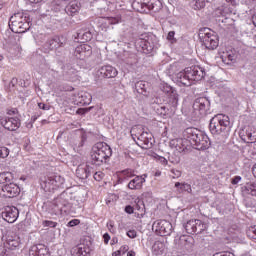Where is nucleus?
I'll return each instance as SVG.
<instances>
[{"instance_id": "1", "label": "nucleus", "mask_w": 256, "mask_h": 256, "mask_svg": "<svg viewBox=\"0 0 256 256\" xmlns=\"http://www.w3.org/2000/svg\"><path fill=\"white\" fill-rule=\"evenodd\" d=\"M184 139L189 141L190 145H193L197 151H206L211 147V141L209 140V136L203 133V131L195 128L189 127L183 131Z\"/></svg>"}, {"instance_id": "2", "label": "nucleus", "mask_w": 256, "mask_h": 256, "mask_svg": "<svg viewBox=\"0 0 256 256\" xmlns=\"http://www.w3.org/2000/svg\"><path fill=\"white\" fill-rule=\"evenodd\" d=\"M113 155V150L111 146L107 143L98 142L92 147L91 152V163L96 165V167H101L103 163H107V159Z\"/></svg>"}, {"instance_id": "3", "label": "nucleus", "mask_w": 256, "mask_h": 256, "mask_svg": "<svg viewBox=\"0 0 256 256\" xmlns=\"http://www.w3.org/2000/svg\"><path fill=\"white\" fill-rule=\"evenodd\" d=\"M72 204L69 201V194L67 192L61 193L49 206L50 215H58V213H69Z\"/></svg>"}, {"instance_id": "4", "label": "nucleus", "mask_w": 256, "mask_h": 256, "mask_svg": "<svg viewBox=\"0 0 256 256\" xmlns=\"http://www.w3.org/2000/svg\"><path fill=\"white\" fill-rule=\"evenodd\" d=\"M29 23V18L23 12H18L10 17L9 28L12 33H26L31 28Z\"/></svg>"}, {"instance_id": "5", "label": "nucleus", "mask_w": 256, "mask_h": 256, "mask_svg": "<svg viewBox=\"0 0 256 256\" xmlns=\"http://www.w3.org/2000/svg\"><path fill=\"white\" fill-rule=\"evenodd\" d=\"M231 127V121L229 116L225 114H217L211 120L209 124V130L212 135H221L225 133L227 129Z\"/></svg>"}, {"instance_id": "6", "label": "nucleus", "mask_w": 256, "mask_h": 256, "mask_svg": "<svg viewBox=\"0 0 256 256\" xmlns=\"http://www.w3.org/2000/svg\"><path fill=\"white\" fill-rule=\"evenodd\" d=\"M198 37L206 49L213 51L219 47V37L217 33L208 27L200 28Z\"/></svg>"}, {"instance_id": "7", "label": "nucleus", "mask_w": 256, "mask_h": 256, "mask_svg": "<svg viewBox=\"0 0 256 256\" xmlns=\"http://www.w3.org/2000/svg\"><path fill=\"white\" fill-rule=\"evenodd\" d=\"M161 90L167 95L166 102L168 107H170L171 111H175L179 105V94L177 93V89L169 84H164Z\"/></svg>"}, {"instance_id": "8", "label": "nucleus", "mask_w": 256, "mask_h": 256, "mask_svg": "<svg viewBox=\"0 0 256 256\" xmlns=\"http://www.w3.org/2000/svg\"><path fill=\"white\" fill-rule=\"evenodd\" d=\"M153 231L160 237H167L173 233V224L167 220H157L152 225Z\"/></svg>"}, {"instance_id": "9", "label": "nucleus", "mask_w": 256, "mask_h": 256, "mask_svg": "<svg viewBox=\"0 0 256 256\" xmlns=\"http://www.w3.org/2000/svg\"><path fill=\"white\" fill-rule=\"evenodd\" d=\"M211 106V102L207 97H199L196 98L193 102V110L197 117H203L207 115V111H209V107Z\"/></svg>"}, {"instance_id": "10", "label": "nucleus", "mask_w": 256, "mask_h": 256, "mask_svg": "<svg viewBox=\"0 0 256 256\" xmlns=\"http://www.w3.org/2000/svg\"><path fill=\"white\" fill-rule=\"evenodd\" d=\"M184 229L189 235H199L207 229V224L203 223V221L199 219H192L184 224Z\"/></svg>"}, {"instance_id": "11", "label": "nucleus", "mask_w": 256, "mask_h": 256, "mask_svg": "<svg viewBox=\"0 0 256 256\" xmlns=\"http://www.w3.org/2000/svg\"><path fill=\"white\" fill-rule=\"evenodd\" d=\"M65 183V178L60 175L50 174L42 183V187L46 191H55V189L61 187Z\"/></svg>"}, {"instance_id": "12", "label": "nucleus", "mask_w": 256, "mask_h": 256, "mask_svg": "<svg viewBox=\"0 0 256 256\" xmlns=\"http://www.w3.org/2000/svg\"><path fill=\"white\" fill-rule=\"evenodd\" d=\"M21 193V189L15 183L5 184L0 189V197H5L6 199H13Z\"/></svg>"}, {"instance_id": "13", "label": "nucleus", "mask_w": 256, "mask_h": 256, "mask_svg": "<svg viewBox=\"0 0 256 256\" xmlns=\"http://www.w3.org/2000/svg\"><path fill=\"white\" fill-rule=\"evenodd\" d=\"M136 137L138 140L136 144L138 147H141V149H151V147H153V134L143 131Z\"/></svg>"}, {"instance_id": "14", "label": "nucleus", "mask_w": 256, "mask_h": 256, "mask_svg": "<svg viewBox=\"0 0 256 256\" xmlns=\"http://www.w3.org/2000/svg\"><path fill=\"white\" fill-rule=\"evenodd\" d=\"M2 218L7 223H15L16 219L19 218V209L15 206H6L2 212Z\"/></svg>"}, {"instance_id": "15", "label": "nucleus", "mask_w": 256, "mask_h": 256, "mask_svg": "<svg viewBox=\"0 0 256 256\" xmlns=\"http://www.w3.org/2000/svg\"><path fill=\"white\" fill-rule=\"evenodd\" d=\"M186 71L192 81H201L205 77V68L201 66H191L186 68Z\"/></svg>"}, {"instance_id": "16", "label": "nucleus", "mask_w": 256, "mask_h": 256, "mask_svg": "<svg viewBox=\"0 0 256 256\" xmlns=\"http://www.w3.org/2000/svg\"><path fill=\"white\" fill-rule=\"evenodd\" d=\"M118 74L119 72L117 71V68L111 65L102 66L97 71V75L99 77H103L104 79H114V77Z\"/></svg>"}, {"instance_id": "17", "label": "nucleus", "mask_w": 256, "mask_h": 256, "mask_svg": "<svg viewBox=\"0 0 256 256\" xmlns=\"http://www.w3.org/2000/svg\"><path fill=\"white\" fill-rule=\"evenodd\" d=\"M1 125L8 131H17L21 127V121L18 118L0 117Z\"/></svg>"}, {"instance_id": "18", "label": "nucleus", "mask_w": 256, "mask_h": 256, "mask_svg": "<svg viewBox=\"0 0 256 256\" xmlns=\"http://www.w3.org/2000/svg\"><path fill=\"white\" fill-rule=\"evenodd\" d=\"M92 173H95V171L87 164H81L76 169V177H78V179H89Z\"/></svg>"}, {"instance_id": "19", "label": "nucleus", "mask_w": 256, "mask_h": 256, "mask_svg": "<svg viewBox=\"0 0 256 256\" xmlns=\"http://www.w3.org/2000/svg\"><path fill=\"white\" fill-rule=\"evenodd\" d=\"M29 256H51L49 248L44 244L34 245L29 250Z\"/></svg>"}, {"instance_id": "20", "label": "nucleus", "mask_w": 256, "mask_h": 256, "mask_svg": "<svg viewBox=\"0 0 256 256\" xmlns=\"http://www.w3.org/2000/svg\"><path fill=\"white\" fill-rule=\"evenodd\" d=\"M91 53H92L91 46H89L87 44H82V45L76 47L75 52H74L75 56L78 59H85L87 57H90Z\"/></svg>"}, {"instance_id": "21", "label": "nucleus", "mask_w": 256, "mask_h": 256, "mask_svg": "<svg viewBox=\"0 0 256 256\" xmlns=\"http://www.w3.org/2000/svg\"><path fill=\"white\" fill-rule=\"evenodd\" d=\"M176 81L177 83H180V86L182 87H191L192 79L191 76H189V72H187V69L184 70V72H179L176 75Z\"/></svg>"}, {"instance_id": "22", "label": "nucleus", "mask_w": 256, "mask_h": 256, "mask_svg": "<svg viewBox=\"0 0 256 256\" xmlns=\"http://www.w3.org/2000/svg\"><path fill=\"white\" fill-rule=\"evenodd\" d=\"M64 11L70 17H75V15H78L79 11H81V3L72 1L65 7Z\"/></svg>"}, {"instance_id": "23", "label": "nucleus", "mask_w": 256, "mask_h": 256, "mask_svg": "<svg viewBox=\"0 0 256 256\" xmlns=\"http://www.w3.org/2000/svg\"><path fill=\"white\" fill-rule=\"evenodd\" d=\"M135 89L140 95H144V97H149V82L140 80L135 83Z\"/></svg>"}, {"instance_id": "24", "label": "nucleus", "mask_w": 256, "mask_h": 256, "mask_svg": "<svg viewBox=\"0 0 256 256\" xmlns=\"http://www.w3.org/2000/svg\"><path fill=\"white\" fill-rule=\"evenodd\" d=\"M145 177H147V174H144L143 176H136L128 183V188L132 190L141 189V187H143V183H145Z\"/></svg>"}, {"instance_id": "25", "label": "nucleus", "mask_w": 256, "mask_h": 256, "mask_svg": "<svg viewBox=\"0 0 256 256\" xmlns=\"http://www.w3.org/2000/svg\"><path fill=\"white\" fill-rule=\"evenodd\" d=\"M143 5L149 9V11H153L157 13L161 11V1L159 0H144Z\"/></svg>"}, {"instance_id": "26", "label": "nucleus", "mask_w": 256, "mask_h": 256, "mask_svg": "<svg viewBox=\"0 0 256 256\" xmlns=\"http://www.w3.org/2000/svg\"><path fill=\"white\" fill-rule=\"evenodd\" d=\"M77 75V70L70 65L64 66L63 77L66 81H74Z\"/></svg>"}, {"instance_id": "27", "label": "nucleus", "mask_w": 256, "mask_h": 256, "mask_svg": "<svg viewBox=\"0 0 256 256\" xmlns=\"http://www.w3.org/2000/svg\"><path fill=\"white\" fill-rule=\"evenodd\" d=\"M63 45H65V43L62 42L61 38L59 37H55L45 43V46L48 47V49L50 50L59 49V47H63Z\"/></svg>"}, {"instance_id": "28", "label": "nucleus", "mask_w": 256, "mask_h": 256, "mask_svg": "<svg viewBox=\"0 0 256 256\" xmlns=\"http://www.w3.org/2000/svg\"><path fill=\"white\" fill-rule=\"evenodd\" d=\"M187 139H176L171 142V145L175 146L176 151H179V153H183L185 149H187Z\"/></svg>"}, {"instance_id": "29", "label": "nucleus", "mask_w": 256, "mask_h": 256, "mask_svg": "<svg viewBox=\"0 0 256 256\" xmlns=\"http://www.w3.org/2000/svg\"><path fill=\"white\" fill-rule=\"evenodd\" d=\"M140 47L142 48V51H144V53H151V51H153L155 47V44L149 41V39H142L140 40Z\"/></svg>"}, {"instance_id": "30", "label": "nucleus", "mask_w": 256, "mask_h": 256, "mask_svg": "<svg viewBox=\"0 0 256 256\" xmlns=\"http://www.w3.org/2000/svg\"><path fill=\"white\" fill-rule=\"evenodd\" d=\"M242 189H243L242 190L243 195H252V197H256L255 183L246 184Z\"/></svg>"}, {"instance_id": "31", "label": "nucleus", "mask_w": 256, "mask_h": 256, "mask_svg": "<svg viewBox=\"0 0 256 256\" xmlns=\"http://www.w3.org/2000/svg\"><path fill=\"white\" fill-rule=\"evenodd\" d=\"M191 238H189L188 236H181L179 241H178V245L180 247V249H186L187 251H189V249L192 247L191 241L189 240Z\"/></svg>"}, {"instance_id": "32", "label": "nucleus", "mask_w": 256, "mask_h": 256, "mask_svg": "<svg viewBox=\"0 0 256 256\" xmlns=\"http://www.w3.org/2000/svg\"><path fill=\"white\" fill-rule=\"evenodd\" d=\"M21 243L19 239H8L5 243V248L9 249L10 251H15V249H19Z\"/></svg>"}, {"instance_id": "33", "label": "nucleus", "mask_w": 256, "mask_h": 256, "mask_svg": "<svg viewBox=\"0 0 256 256\" xmlns=\"http://www.w3.org/2000/svg\"><path fill=\"white\" fill-rule=\"evenodd\" d=\"M11 181H13V174L11 172L0 173V185H4V183H11Z\"/></svg>"}, {"instance_id": "34", "label": "nucleus", "mask_w": 256, "mask_h": 256, "mask_svg": "<svg viewBox=\"0 0 256 256\" xmlns=\"http://www.w3.org/2000/svg\"><path fill=\"white\" fill-rule=\"evenodd\" d=\"M251 126H246L239 132V136L241 137L242 141H247L249 137V133L251 132Z\"/></svg>"}, {"instance_id": "35", "label": "nucleus", "mask_w": 256, "mask_h": 256, "mask_svg": "<svg viewBox=\"0 0 256 256\" xmlns=\"http://www.w3.org/2000/svg\"><path fill=\"white\" fill-rule=\"evenodd\" d=\"M175 187L177 189H179V187H180V191H186L187 193H191V191H192L191 184H188V183L181 184L180 182H176Z\"/></svg>"}, {"instance_id": "36", "label": "nucleus", "mask_w": 256, "mask_h": 256, "mask_svg": "<svg viewBox=\"0 0 256 256\" xmlns=\"http://www.w3.org/2000/svg\"><path fill=\"white\" fill-rule=\"evenodd\" d=\"M163 243L161 241H156L154 245L152 246V249L155 253L159 254L163 251Z\"/></svg>"}, {"instance_id": "37", "label": "nucleus", "mask_w": 256, "mask_h": 256, "mask_svg": "<svg viewBox=\"0 0 256 256\" xmlns=\"http://www.w3.org/2000/svg\"><path fill=\"white\" fill-rule=\"evenodd\" d=\"M249 141H251V143L256 142V130L253 127L250 128V132L248 134L247 143H249Z\"/></svg>"}, {"instance_id": "38", "label": "nucleus", "mask_w": 256, "mask_h": 256, "mask_svg": "<svg viewBox=\"0 0 256 256\" xmlns=\"http://www.w3.org/2000/svg\"><path fill=\"white\" fill-rule=\"evenodd\" d=\"M93 39V35L91 34V31L84 30V34L82 36V43H87V41H91Z\"/></svg>"}, {"instance_id": "39", "label": "nucleus", "mask_w": 256, "mask_h": 256, "mask_svg": "<svg viewBox=\"0 0 256 256\" xmlns=\"http://www.w3.org/2000/svg\"><path fill=\"white\" fill-rule=\"evenodd\" d=\"M0 157L1 159H7L9 157V148L5 146L0 147Z\"/></svg>"}, {"instance_id": "40", "label": "nucleus", "mask_w": 256, "mask_h": 256, "mask_svg": "<svg viewBox=\"0 0 256 256\" xmlns=\"http://www.w3.org/2000/svg\"><path fill=\"white\" fill-rule=\"evenodd\" d=\"M84 34H85V29L78 30L75 36V41H77V43H82Z\"/></svg>"}, {"instance_id": "41", "label": "nucleus", "mask_w": 256, "mask_h": 256, "mask_svg": "<svg viewBox=\"0 0 256 256\" xmlns=\"http://www.w3.org/2000/svg\"><path fill=\"white\" fill-rule=\"evenodd\" d=\"M122 175L127 177L128 179L131 177H135V170L133 169H126L122 171Z\"/></svg>"}, {"instance_id": "42", "label": "nucleus", "mask_w": 256, "mask_h": 256, "mask_svg": "<svg viewBox=\"0 0 256 256\" xmlns=\"http://www.w3.org/2000/svg\"><path fill=\"white\" fill-rule=\"evenodd\" d=\"M85 141H87V135L82 134L80 142L78 144L77 143L75 144L77 151H79V149H81V147L85 145Z\"/></svg>"}, {"instance_id": "43", "label": "nucleus", "mask_w": 256, "mask_h": 256, "mask_svg": "<svg viewBox=\"0 0 256 256\" xmlns=\"http://www.w3.org/2000/svg\"><path fill=\"white\" fill-rule=\"evenodd\" d=\"M247 236L250 237V239H256V226H252L248 229Z\"/></svg>"}, {"instance_id": "44", "label": "nucleus", "mask_w": 256, "mask_h": 256, "mask_svg": "<svg viewBox=\"0 0 256 256\" xmlns=\"http://www.w3.org/2000/svg\"><path fill=\"white\" fill-rule=\"evenodd\" d=\"M42 225L43 227H51L52 229H54L55 227H57V222L45 220L42 222Z\"/></svg>"}, {"instance_id": "45", "label": "nucleus", "mask_w": 256, "mask_h": 256, "mask_svg": "<svg viewBox=\"0 0 256 256\" xmlns=\"http://www.w3.org/2000/svg\"><path fill=\"white\" fill-rule=\"evenodd\" d=\"M203 7H205V2L199 0L195 1L193 5V9H195L196 11L199 9H203Z\"/></svg>"}, {"instance_id": "46", "label": "nucleus", "mask_w": 256, "mask_h": 256, "mask_svg": "<svg viewBox=\"0 0 256 256\" xmlns=\"http://www.w3.org/2000/svg\"><path fill=\"white\" fill-rule=\"evenodd\" d=\"M227 60L230 63H235V61H237V56L235 55V53L231 52V53L227 54Z\"/></svg>"}, {"instance_id": "47", "label": "nucleus", "mask_w": 256, "mask_h": 256, "mask_svg": "<svg viewBox=\"0 0 256 256\" xmlns=\"http://www.w3.org/2000/svg\"><path fill=\"white\" fill-rule=\"evenodd\" d=\"M171 173H172V177L173 179H178V177H181V171L180 170H177V169H172L171 170Z\"/></svg>"}, {"instance_id": "48", "label": "nucleus", "mask_w": 256, "mask_h": 256, "mask_svg": "<svg viewBox=\"0 0 256 256\" xmlns=\"http://www.w3.org/2000/svg\"><path fill=\"white\" fill-rule=\"evenodd\" d=\"M93 178L95 181H101L103 179V172H95Z\"/></svg>"}, {"instance_id": "49", "label": "nucleus", "mask_w": 256, "mask_h": 256, "mask_svg": "<svg viewBox=\"0 0 256 256\" xmlns=\"http://www.w3.org/2000/svg\"><path fill=\"white\" fill-rule=\"evenodd\" d=\"M79 223H80L79 219H73L68 222V227H77Z\"/></svg>"}, {"instance_id": "50", "label": "nucleus", "mask_w": 256, "mask_h": 256, "mask_svg": "<svg viewBox=\"0 0 256 256\" xmlns=\"http://www.w3.org/2000/svg\"><path fill=\"white\" fill-rule=\"evenodd\" d=\"M167 40L168 41H171L173 43V41H176L175 40V31H170L167 35Z\"/></svg>"}, {"instance_id": "51", "label": "nucleus", "mask_w": 256, "mask_h": 256, "mask_svg": "<svg viewBox=\"0 0 256 256\" xmlns=\"http://www.w3.org/2000/svg\"><path fill=\"white\" fill-rule=\"evenodd\" d=\"M38 107L39 109H43V111H49V109H51V106L45 103H38Z\"/></svg>"}, {"instance_id": "52", "label": "nucleus", "mask_w": 256, "mask_h": 256, "mask_svg": "<svg viewBox=\"0 0 256 256\" xmlns=\"http://www.w3.org/2000/svg\"><path fill=\"white\" fill-rule=\"evenodd\" d=\"M127 236L130 238V239H135V237H137V231L135 230H129L127 232Z\"/></svg>"}, {"instance_id": "53", "label": "nucleus", "mask_w": 256, "mask_h": 256, "mask_svg": "<svg viewBox=\"0 0 256 256\" xmlns=\"http://www.w3.org/2000/svg\"><path fill=\"white\" fill-rule=\"evenodd\" d=\"M134 211H135V209L131 205H127L125 207V212L128 213V215H132V213H134Z\"/></svg>"}, {"instance_id": "54", "label": "nucleus", "mask_w": 256, "mask_h": 256, "mask_svg": "<svg viewBox=\"0 0 256 256\" xmlns=\"http://www.w3.org/2000/svg\"><path fill=\"white\" fill-rule=\"evenodd\" d=\"M107 22L109 23V25H117V23H119V19H117V18H107Z\"/></svg>"}, {"instance_id": "55", "label": "nucleus", "mask_w": 256, "mask_h": 256, "mask_svg": "<svg viewBox=\"0 0 256 256\" xmlns=\"http://www.w3.org/2000/svg\"><path fill=\"white\" fill-rule=\"evenodd\" d=\"M107 227H108L110 233H115V226L113 225V222H112V221H109V222L107 223Z\"/></svg>"}, {"instance_id": "56", "label": "nucleus", "mask_w": 256, "mask_h": 256, "mask_svg": "<svg viewBox=\"0 0 256 256\" xmlns=\"http://www.w3.org/2000/svg\"><path fill=\"white\" fill-rule=\"evenodd\" d=\"M119 251H120V253H122V255H125V253H127V251H129V246L128 245L121 246Z\"/></svg>"}, {"instance_id": "57", "label": "nucleus", "mask_w": 256, "mask_h": 256, "mask_svg": "<svg viewBox=\"0 0 256 256\" xmlns=\"http://www.w3.org/2000/svg\"><path fill=\"white\" fill-rule=\"evenodd\" d=\"M239 181H241V176H235L232 179L231 183H232V185H237V183H239Z\"/></svg>"}, {"instance_id": "58", "label": "nucleus", "mask_w": 256, "mask_h": 256, "mask_svg": "<svg viewBox=\"0 0 256 256\" xmlns=\"http://www.w3.org/2000/svg\"><path fill=\"white\" fill-rule=\"evenodd\" d=\"M103 239H104V243H109V240L111 239V236H109V234L108 233H105L104 235H103Z\"/></svg>"}, {"instance_id": "59", "label": "nucleus", "mask_w": 256, "mask_h": 256, "mask_svg": "<svg viewBox=\"0 0 256 256\" xmlns=\"http://www.w3.org/2000/svg\"><path fill=\"white\" fill-rule=\"evenodd\" d=\"M226 3H230V5H232L233 7L237 5V2L235 0H226Z\"/></svg>"}, {"instance_id": "60", "label": "nucleus", "mask_w": 256, "mask_h": 256, "mask_svg": "<svg viewBox=\"0 0 256 256\" xmlns=\"http://www.w3.org/2000/svg\"><path fill=\"white\" fill-rule=\"evenodd\" d=\"M15 113H17V109L14 108L12 110H8V115H15Z\"/></svg>"}, {"instance_id": "61", "label": "nucleus", "mask_w": 256, "mask_h": 256, "mask_svg": "<svg viewBox=\"0 0 256 256\" xmlns=\"http://www.w3.org/2000/svg\"><path fill=\"white\" fill-rule=\"evenodd\" d=\"M83 253H85V251H83V248L82 247H78V255L85 256V254H83Z\"/></svg>"}, {"instance_id": "62", "label": "nucleus", "mask_w": 256, "mask_h": 256, "mask_svg": "<svg viewBox=\"0 0 256 256\" xmlns=\"http://www.w3.org/2000/svg\"><path fill=\"white\" fill-rule=\"evenodd\" d=\"M121 255L123 254L120 252V250H117L116 252L112 253V256H121Z\"/></svg>"}, {"instance_id": "63", "label": "nucleus", "mask_w": 256, "mask_h": 256, "mask_svg": "<svg viewBox=\"0 0 256 256\" xmlns=\"http://www.w3.org/2000/svg\"><path fill=\"white\" fill-rule=\"evenodd\" d=\"M28 3H41V0H26Z\"/></svg>"}, {"instance_id": "64", "label": "nucleus", "mask_w": 256, "mask_h": 256, "mask_svg": "<svg viewBox=\"0 0 256 256\" xmlns=\"http://www.w3.org/2000/svg\"><path fill=\"white\" fill-rule=\"evenodd\" d=\"M127 256H135V252H134V251H129V252L127 253Z\"/></svg>"}]
</instances>
